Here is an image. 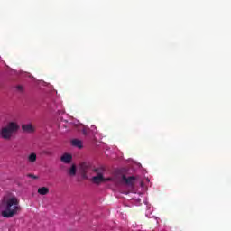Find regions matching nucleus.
<instances>
[{"mask_svg": "<svg viewBox=\"0 0 231 231\" xmlns=\"http://www.w3.org/2000/svg\"><path fill=\"white\" fill-rule=\"evenodd\" d=\"M69 176H75L77 174V166L72 164V166L68 171Z\"/></svg>", "mask_w": 231, "mask_h": 231, "instance_id": "9d476101", "label": "nucleus"}, {"mask_svg": "<svg viewBox=\"0 0 231 231\" xmlns=\"http://www.w3.org/2000/svg\"><path fill=\"white\" fill-rule=\"evenodd\" d=\"M38 194H40V196H46L47 194H50V189L48 187L39 188Z\"/></svg>", "mask_w": 231, "mask_h": 231, "instance_id": "6e6552de", "label": "nucleus"}, {"mask_svg": "<svg viewBox=\"0 0 231 231\" xmlns=\"http://www.w3.org/2000/svg\"><path fill=\"white\" fill-rule=\"evenodd\" d=\"M0 210L2 217L6 219L17 216L22 210L19 199L12 194L4 196L0 203Z\"/></svg>", "mask_w": 231, "mask_h": 231, "instance_id": "f257e3e1", "label": "nucleus"}, {"mask_svg": "<svg viewBox=\"0 0 231 231\" xmlns=\"http://www.w3.org/2000/svg\"><path fill=\"white\" fill-rule=\"evenodd\" d=\"M122 181L125 183V185H134V181H136V178L134 176L125 177V175L122 176Z\"/></svg>", "mask_w": 231, "mask_h": 231, "instance_id": "39448f33", "label": "nucleus"}, {"mask_svg": "<svg viewBox=\"0 0 231 231\" xmlns=\"http://www.w3.org/2000/svg\"><path fill=\"white\" fill-rule=\"evenodd\" d=\"M91 170V164L88 162H83L80 164V171L82 178L86 179L88 178V172Z\"/></svg>", "mask_w": 231, "mask_h": 231, "instance_id": "20e7f679", "label": "nucleus"}, {"mask_svg": "<svg viewBox=\"0 0 231 231\" xmlns=\"http://www.w3.org/2000/svg\"><path fill=\"white\" fill-rule=\"evenodd\" d=\"M92 171L97 173V176L92 178L93 183L98 184L103 183V181H111V178H104V168H94Z\"/></svg>", "mask_w": 231, "mask_h": 231, "instance_id": "7ed1b4c3", "label": "nucleus"}, {"mask_svg": "<svg viewBox=\"0 0 231 231\" xmlns=\"http://www.w3.org/2000/svg\"><path fill=\"white\" fill-rule=\"evenodd\" d=\"M16 89H17V91H19V93H23V91H24V88L21 85H18L16 87Z\"/></svg>", "mask_w": 231, "mask_h": 231, "instance_id": "f8f14e48", "label": "nucleus"}, {"mask_svg": "<svg viewBox=\"0 0 231 231\" xmlns=\"http://www.w3.org/2000/svg\"><path fill=\"white\" fill-rule=\"evenodd\" d=\"M28 178H32V180H39L38 176H35L34 174L29 173L27 174Z\"/></svg>", "mask_w": 231, "mask_h": 231, "instance_id": "ddd939ff", "label": "nucleus"}, {"mask_svg": "<svg viewBox=\"0 0 231 231\" xmlns=\"http://www.w3.org/2000/svg\"><path fill=\"white\" fill-rule=\"evenodd\" d=\"M71 143H72L73 147H78L79 149H82V141H80L79 139H73L71 141Z\"/></svg>", "mask_w": 231, "mask_h": 231, "instance_id": "1a4fd4ad", "label": "nucleus"}, {"mask_svg": "<svg viewBox=\"0 0 231 231\" xmlns=\"http://www.w3.org/2000/svg\"><path fill=\"white\" fill-rule=\"evenodd\" d=\"M22 131H23V133H33V131H35V128H33V125H32V124H27L22 125Z\"/></svg>", "mask_w": 231, "mask_h": 231, "instance_id": "0eeeda50", "label": "nucleus"}, {"mask_svg": "<svg viewBox=\"0 0 231 231\" xmlns=\"http://www.w3.org/2000/svg\"><path fill=\"white\" fill-rule=\"evenodd\" d=\"M28 162L30 163H35L37 162V154L36 153H31L28 156Z\"/></svg>", "mask_w": 231, "mask_h": 231, "instance_id": "9b49d317", "label": "nucleus"}, {"mask_svg": "<svg viewBox=\"0 0 231 231\" xmlns=\"http://www.w3.org/2000/svg\"><path fill=\"white\" fill-rule=\"evenodd\" d=\"M73 160V156L69 153H64L61 157H60V162H62V163L65 164H69L71 163V161Z\"/></svg>", "mask_w": 231, "mask_h": 231, "instance_id": "423d86ee", "label": "nucleus"}, {"mask_svg": "<svg viewBox=\"0 0 231 231\" xmlns=\"http://www.w3.org/2000/svg\"><path fill=\"white\" fill-rule=\"evenodd\" d=\"M19 129H21L19 123L15 121H10L6 124L5 126H3L0 129V138L2 140L9 142V140H12V138H14V134H17V133H19Z\"/></svg>", "mask_w": 231, "mask_h": 231, "instance_id": "f03ea898", "label": "nucleus"}, {"mask_svg": "<svg viewBox=\"0 0 231 231\" xmlns=\"http://www.w3.org/2000/svg\"><path fill=\"white\" fill-rule=\"evenodd\" d=\"M82 134H84V136H88V134H89V130H88V129H83V130H82Z\"/></svg>", "mask_w": 231, "mask_h": 231, "instance_id": "4468645a", "label": "nucleus"}]
</instances>
